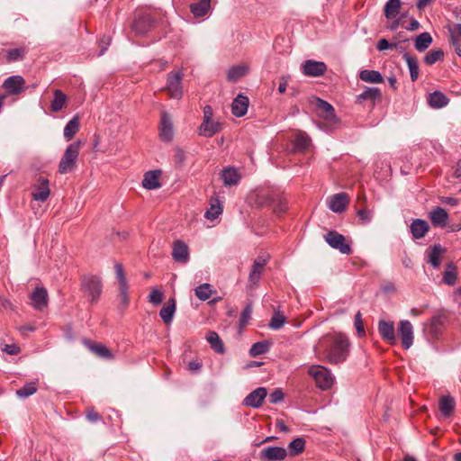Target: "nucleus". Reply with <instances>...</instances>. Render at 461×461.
<instances>
[{"mask_svg": "<svg viewBox=\"0 0 461 461\" xmlns=\"http://www.w3.org/2000/svg\"><path fill=\"white\" fill-rule=\"evenodd\" d=\"M260 456L261 458L268 461H280L286 457L287 452L284 447H268L261 451Z\"/></svg>", "mask_w": 461, "mask_h": 461, "instance_id": "17", "label": "nucleus"}, {"mask_svg": "<svg viewBox=\"0 0 461 461\" xmlns=\"http://www.w3.org/2000/svg\"><path fill=\"white\" fill-rule=\"evenodd\" d=\"M164 294L159 289L153 287L149 294V302L154 305H158L162 303Z\"/></svg>", "mask_w": 461, "mask_h": 461, "instance_id": "53", "label": "nucleus"}, {"mask_svg": "<svg viewBox=\"0 0 461 461\" xmlns=\"http://www.w3.org/2000/svg\"><path fill=\"white\" fill-rule=\"evenodd\" d=\"M348 204V196L345 193H339L328 198V206L334 212H343Z\"/></svg>", "mask_w": 461, "mask_h": 461, "instance_id": "16", "label": "nucleus"}, {"mask_svg": "<svg viewBox=\"0 0 461 461\" xmlns=\"http://www.w3.org/2000/svg\"><path fill=\"white\" fill-rule=\"evenodd\" d=\"M398 333L402 339V345L404 349H409L414 339L413 326L410 321L402 320L398 324Z\"/></svg>", "mask_w": 461, "mask_h": 461, "instance_id": "10", "label": "nucleus"}, {"mask_svg": "<svg viewBox=\"0 0 461 461\" xmlns=\"http://www.w3.org/2000/svg\"><path fill=\"white\" fill-rule=\"evenodd\" d=\"M381 98V91L377 87H366L365 90L356 97V102L359 104L365 102H370L372 104L377 99Z\"/></svg>", "mask_w": 461, "mask_h": 461, "instance_id": "23", "label": "nucleus"}, {"mask_svg": "<svg viewBox=\"0 0 461 461\" xmlns=\"http://www.w3.org/2000/svg\"><path fill=\"white\" fill-rule=\"evenodd\" d=\"M410 230L413 239H421L429 231V224L424 220L415 219L410 225Z\"/></svg>", "mask_w": 461, "mask_h": 461, "instance_id": "28", "label": "nucleus"}, {"mask_svg": "<svg viewBox=\"0 0 461 461\" xmlns=\"http://www.w3.org/2000/svg\"><path fill=\"white\" fill-rule=\"evenodd\" d=\"M403 59H405L409 71L411 79L412 82H415L419 77V65L416 58L411 57L408 53L403 54Z\"/></svg>", "mask_w": 461, "mask_h": 461, "instance_id": "38", "label": "nucleus"}, {"mask_svg": "<svg viewBox=\"0 0 461 461\" xmlns=\"http://www.w3.org/2000/svg\"><path fill=\"white\" fill-rule=\"evenodd\" d=\"M455 404V399L450 395H444L439 399V410L445 418L452 414Z\"/></svg>", "mask_w": 461, "mask_h": 461, "instance_id": "32", "label": "nucleus"}, {"mask_svg": "<svg viewBox=\"0 0 461 461\" xmlns=\"http://www.w3.org/2000/svg\"><path fill=\"white\" fill-rule=\"evenodd\" d=\"M309 375L315 380V383L321 390L330 389L335 381L331 372L323 366H312L309 368Z\"/></svg>", "mask_w": 461, "mask_h": 461, "instance_id": "3", "label": "nucleus"}, {"mask_svg": "<svg viewBox=\"0 0 461 461\" xmlns=\"http://www.w3.org/2000/svg\"><path fill=\"white\" fill-rule=\"evenodd\" d=\"M359 78L364 82L372 84H380L384 81L383 76L376 70H361L359 73Z\"/></svg>", "mask_w": 461, "mask_h": 461, "instance_id": "34", "label": "nucleus"}, {"mask_svg": "<svg viewBox=\"0 0 461 461\" xmlns=\"http://www.w3.org/2000/svg\"><path fill=\"white\" fill-rule=\"evenodd\" d=\"M402 27L405 28L408 31H415L419 29L420 23L416 19L411 18L408 25L402 24Z\"/></svg>", "mask_w": 461, "mask_h": 461, "instance_id": "62", "label": "nucleus"}, {"mask_svg": "<svg viewBox=\"0 0 461 461\" xmlns=\"http://www.w3.org/2000/svg\"><path fill=\"white\" fill-rule=\"evenodd\" d=\"M31 300L32 305L36 310L41 311L47 306L48 303V293L43 287H37L31 294Z\"/></svg>", "mask_w": 461, "mask_h": 461, "instance_id": "20", "label": "nucleus"}, {"mask_svg": "<svg viewBox=\"0 0 461 461\" xmlns=\"http://www.w3.org/2000/svg\"><path fill=\"white\" fill-rule=\"evenodd\" d=\"M207 341L210 343L211 347L217 353H223L224 348L222 342L219 337V335L214 331H210L206 336Z\"/></svg>", "mask_w": 461, "mask_h": 461, "instance_id": "42", "label": "nucleus"}, {"mask_svg": "<svg viewBox=\"0 0 461 461\" xmlns=\"http://www.w3.org/2000/svg\"><path fill=\"white\" fill-rule=\"evenodd\" d=\"M212 120V108L211 105L203 107V121Z\"/></svg>", "mask_w": 461, "mask_h": 461, "instance_id": "63", "label": "nucleus"}, {"mask_svg": "<svg viewBox=\"0 0 461 461\" xmlns=\"http://www.w3.org/2000/svg\"><path fill=\"white\" fill-rule=\"evenodd\" d=\"M81 146L82 142L80 140H77L67 147L59 164V174H68L76 168Z\"/></svg>", "mask_w": 461, "mask_h": 461, "instance_id": "2", "label": "nucleus"}, {"mask_svg": "<svg viewBox=\"0 0 461 461\" xmlns=\"http://www.w3.org/2000/svg\"><path fill=\"white\" fill-rule=\"evenodd\" d=\"M79 130V117L77 114L74 115L71 120L66 124L63 131L64 138L67 141L70 140Z\"/></svg>", "mask_w": 461, "mask_h": 461, "instance_id": "33", "label": "nucleus"}, {"mask_svg": "<svg viewBox=\"0 0 461 461\" xmlns=\"http://www.w3.org/2000/svg\"><path fill=\"white\" fill-rule=\"evenodd\" d=\"M285 322V317L279 312H276L269 322V328L277 330L283 327Z\"/></svg>", "mask_w": 461, "mask_h": 461, "instance_id": "50", "label": "nucleus"}, {"mask_svg": "<svg viewBox=\"0 0 461 461\" xmlns=\"http://www.w3.org/2000/svg\"><path fill=\"white\" fill-rule=\"evenodd\" d=\"M452 41L461 40V23L456 24L453 28L449 29Z\"/></svg>", "mask_w": 461, "mask_h": 461, "instance_id": "59", "label": "nucleus"}, {"mask_svg": "<svg viewBox=\"0 0 461 461\" xmlns=\"http://www.w3.org/2000/svg\"><path fill=\"white\" fill-rule=\"evenodd\" d=\"M25 81L22 76H11L7 77L4 83L3 87L10 95H18L24 88Z\"/></svg>", "mask_w": 461, "mask_h": 461, "instance_id": "14", "label": "nucleus"}, {"mask_svg": "<svg viewBox=\"0 0 461 461\" xmlns=\"http://www.w3.org/2000/svg\"><path fill=\"white\" fill-rule=\"evenodd\" d=\"M448 102L449 99L446 96V95L439 91H435L429 94L428 97V103L429 106L435 109L445 107Z\"/></svg>", "mask_w": 461, "mask_h": 461, "instance_id": "30", "label": "nucleus"}, {"mask_svg": "<svg viewBox=\"0 0 461 461\" xmlns=\"http://www.w3.org/2000/svg\"><path fill=\"white\" fill-rule=\"evenodd\" d=\"M176 305L174 298H169L159 311V316L165 324H170L173 321Z\"/></svg>", "mask_w": 461, "mask_h": 461, "instance_id": "27", "label": "nucleus"}, {"mask_svg": "<svg viewBox=\"0 0 461 461\" xmlns=\"http://www.w3.org/2000/svg\"><path fill=\"white\" fill-rule=\"evenodd\" d=\"M159 139L164 142H170L174 138V126L171 116L162 112L159 123Z\"/></svg>", "mask_w": 461, "mask_h": 461, "instance_id": "9", "label": "nucleus"}, {"mask_svg": "<svg viewBox=\"0 0 461 461\" xmlns=\"http://www.w3.org/2000/svg\"><path fill=\"white\" fill-rule=\"evenodd\" d=\"M267 395V390L265 387H258L249 393L243 400L242 404L252 408H259Z\"/></svg>", "mask_w": 461, "mask_h": 461, "instance_id": "11", "label": "nucleus"}, {"mask_svg": "<svg viewBox=\"0 0 461 461\" xmlns=\"http://www.w3.org/2000/svg\"><path fill=\"white\" fill-rule=\"evenodd\" d=\"M349 341L342 333L322 336L315 345V351L324 355L330 364L344 362L348 355Z\"/></svg>", "mask_w": 461, "mask_h": 461, "instance_id": "1", "label": "nucleus"}, {"mask_svg": "<svg viewBox=\"0 0 461 461\" xmlns=\"http://www.w3.org/2000/svg\"><path fill=\"white\" fill-rule=\"evenodd\" d=\"M172 256L176 262L186 263L189 260L187 245L181 240L176 241L173 246Z\"/></svg>", "mask_w": 461, "mask_h": 461, "instance_id": "22", "label": "nucleus"}, {"mask_svg": "<svg viewBox=\"0 0 461 461\" xmlns=\"http://www.w3.org/2000/svg\"><path fill=\"white\" fill-rule=\"evenodd\" d=\"M432 41V37L429 32H422L416 37L414 44L415 49L418 51L422 52L429 47Z\"/></svg>", "mask_w": 461, "mask_h": 461, "instance_id": "40", "label": "nucleus"}, {"mask_svg": "<svg viewBox=\"0 0 461 461\" xmlns=\"http://www.w3.org/2000/svg\"><path fill=\"white\" fill-rule=\"evenodd\" d=\"M26 54L24 48H15L7 51L6 59L8 62L22 60Z\"/></svg>", "mask_w": 461, "mask_h": 461, "instance_id": "47", "label": "nucleus"}, {"mask_svg": "<svg viewBox=\"0 0 461 461\" xmlns=\"http://www.w3.org/2000/svg\"><path fill=\"white\" fill-rule=\"evenodd\" d=\"M212 290L210 284H203L194 289L196 297L201 301L208 300L212 295Z\"/></svg>", "mask_w": 461, "mask_h": 461, "instance_id": "43", "label": "nucleus"}, {"mask_svg": "<svg viewBox=\"0 0 461 461\" xmlns=\"http://www.w3.org/2000/svg\"><path fill=\"white\" fill-rule=\"evenodd\" d=\"M160 170H150L144 174L142 186L148 190H154L160 187L159 176Z\"/></svg>", "mask_w": 461, "mask_h": 461, "instance_id": "25", "label": "nucleus"}, {"mask_svg": "<svg viewBox=\"0 0 461 461\" xmlns=\"http://www.w3.org/2000/svg\"><path fill=\"white\" fill-rule=\"evenodd\" d=\"M53 95H54L53 100L50 103V109L52 112L57 113V112H59L63 108V106L67 101V96L59 89H56L54 91Z\"/></svg>", "mask_w": 461, "mask_h": 461, "instance_id": "39", "label": "nucleus"}, {"mask_svg": "<svg viewBox=\"0 0 461 461\" xmlns=\"http://www.w3.org/2000/svg\"><path fill=\"white\" fill-rule=\"evenodd\" d=\"M155 19L149 14H139L133 19L131 30L138 36L148 33L155 24Z\"/></svg>", "mask_w": 461, "mask_h": 461, "instance_id": "6", "label": "nucleus"}, {"mask_svg": "<svg viewBox=\"0 0 461 461\" xmlns=\"http://www.w3.org/2000/svg\"><path fill=\"white\" fill-rule=\"evenodd\" d=\"M429 218L434 226L446 227L448 221V214L445 209L437 207L429 213Z\"/></svg>", "mask_w": 461, "mask_h": 461, "instance_id": "29", "label": "nucleus"}, {"mask_svg": "<svg viewBox=\"0 0 461 461\" xmlns=\"http://www.w3.org/2000/svg\"><path fill=\"white\" fill-rule=\"evenodd\" d=\"M378 332L382 339L390 345L396 344L395 329L393 321L381 320L378 321Z\"/></svg>", "mask_w": 461, "mask_h": 461, "instance_id": "13", "label": "nucleus"}, {"mask_svg": "<svg viewBox=\"0 0 461 461\" xmlns=\"http://www.w3.org/2000/svg\"><path fill=\"white\" fill-rule=\"evenodd\" d=\"M2 350L4 352H5L6 354L8 355H11V356H14V355H17L20 353L21 351V348L18 345L16 344H5L3 348H2Z\"/></svg>", "mask_w": 461, "mask_h": 461, "instance_id": "58", "label": "nucleus"}, {"mask_svg": "<svg viewBox=\"0 0 461 461\" xmlns=\"http://www.w3.org/2000/svg\"><path fill=\"white\" fill-rule=\"evenodd\" d=\"M395 44H392L390 43L386 39H381L378 42H377V50L382 51V50H388V49H392L393 47H394Z\"/></svg>", "mask_w": 461, "mask_h": 461, "instance_id": "60", "label": "nucleus"}, {"mask_svg": "<svg viewBox=\"0 0 461 461\" xmlns=\"http://www.w3.org/2000/svg\"><path fill=\"white\" fill-rule=\"evenodd\" d=\"M249 68L246 65L231 67L227 73V79L230 82H236L248 73Z\"/></svg>", "mask_w": 461, "mask_h": 461, "instance_id": "35", "label": "nucleus"}, {"mask_svg": "<svg viewBox=\"0 0 461 461\" xmlns=\"http://www.w3.org/2000/svg\"><path fill=\"white\" fill-rule=\"evenodd\" d=\"M222 212V208L218 200L211 203V207L204 213V217L208 220H214Z\"/></svg>", "mask_w": 461, "mask_h": 461, "instance_id": "48", "label": "nucleus"}, {"mask_svg": "<svg viewBox=\"0 0 461 461\" xmlns=\"http://www.w3.org/2000/svg\"><path fill=\"white\" fill-rule=\"evenodd\" d=\"M312 104H314L317 110V115L320 118L326 121V122L330 126L338 123L339 119L336 116L334 108L330 104L319 97H315L312 101Z\"/></svg>", "mask_w": 461, "mask_h": 461, "instance_id": "5", "label": "nucleus"}, {"mask_svg": "<svg viewBox=\"0 0 461 461\" xmlns=\"http://www.w3.org/2000/svg\"><path fill=\"white\" fill-rule=\"evenodd\" d=\"M114 268H115V273H116V277H117V280L119 283V286L120 285H127L128 283H127V279L124 276L122 266L121 264L117 263V264H115Z\"/></svg>", "mask_w": 461, "mask_h": 461, "instance_id": "55", "label": "nucleus"}, {"mask_svg": "<svg viewBox=\"0 0 461 461\" xmlns=\"http://www.w3.org/2000/svg\"><path fill=\"white\" fill-rule=\"evenodd\" d=\"M303 73L308 77H320L322 76L326 70L327 66L322 61H316L308 59L302 64Z\"/></svg>", "mask_w": 461, "mask_h": 461, "instance_id": "12", "label": "nucleus"}, {"mask_svg": "<svg viewBox=\"0 0 461 461\" xmlns=\"http://www.w3.org/2000/svg\"><path fill=\"white\" fill-rule=\"evenodd\" d=\"M82 290L90 303H96L102 294V282L96 276H86L82 279Z\"/></svg>", "mask_w": 461, "mask_h": 461, "instance_id": "4", "label": "nucleus"}, {"mask_svg": "<svg viewBox=\"0 0 461 461\" xmlns=\"http://www.w3.org/2000/svg\"><path fill=\"white\" fill-rule=\"evenodd\" d=\"M252 314V305L251 303H248L246 307L243 309L240 314L239 327L240 330H242L249 323Z\"/></svg>", "mask_w": 461, "mask_h": 461, "instance_id": "49", "label": "nucleus"}, {"mask_svg": "<svg viewBox=\"0 0 461 461\" xmlns=\"http://www.w3.org/2000/svg\"><path fill=\"white\" fill-rule=\"evenodd\" d=\"M50 194L49 180L45 177H39L38 185H35L34 191L32 195L33 200L39 202H45Z\"/></svg>", "mask_w": 461, "mask_h": 461, "instance_id": "15", "label": "nucleus"}, {"mask_svg": "<svg viewBox=\"0 0 461 461\" xmlns=\"http://www.w3.org/2000/svg\"><path fill=\"white\" fill-rule=\"evenodd\" d=\"M221 130V124L212 120L203 121L198 128V134L202 137L211 138Z\"/></svg>", "mask_w": 461, "mask_h": 461, "instance_id": "19", "label": "nucleus"}, {"mask_svg": "<svg viewBox=\"0 0 461 461\" xmlns=\"http://www.w3.org/2000/svg\"><path fill=\"white\" fill-rule=\"evenodd\" d=\"M37 392V386L34 382L24 384L22 388L16 391V395L20 399H25Z\"/></svg>", "mask_w": 461, "mask_h": 461, "instance_id": "44", "label": "nucleus"}, {"mask_svg": "<svg viewBox=\"0 0 461 461\" xmlns=\"http://www.w3.org/2000/svg\"><path fill=\"white\" fill-rule=\"evenodd\" d=\"M354 325H355V328L357 330V335L359 337H364L365 334H366V331H365V329H364V324H363L362 316H361L360 312H358L355 315Z\"/></svg>", "mask_w": 461, "mask_h": 461, "instance_id": "54", "label": "nucleus"}, {"mask_svg": "<svg viewBox=\"0 0 461 461\" xmlns=\"http://www.w3.org/2000/svg\"><path fill=\"white\" fill-rule=\"evenodd\" d=\"M89 349L97 357L106 359L113 358V355L104 345L100 343H88Z\"/></svg>", "mask_w": 461, "mask_h": 461, "instance_id": "37", "label": "nucleus"}, {"mask_svg": "<svg viewBox=\"0 0 461 461\" xmlns=\"http://www.w3.org/2000/svg\"><path fill=\"white\" fill-rule=\"evenodd\" d=\"M249 98L243 95H238L231 104V113L236 117H242L247 113Z\"/></svg>", "mask_w": 461, "mask_h": 461, "instance_id": "21", "label": "nucleus"}, {"mask_svg": "<svg viewBox=\"0 0 461 461\" xmlns=\"http://www.w3.org/2000/svg\"><path fill=\"white\" fill-rule=\"evenodd\" d=\"M86 418L90 422H96L100 420L99 414L93 410L87 411Z\"/></svg>", "mask_w": 461, "mask_h": 461, "instance_id": "64", "label": "nucleus"}, {"mask_svg": "<svg viewBox=\"0 0 461 461\" xmlns=\"http://www.w3.org/2000/svg\"><path fill=\"white\" fill-rule=\"evenodd\" d=\"M182 77L180 71L168 74L166 88L171 98L180 99L183 96Z\"/></svg>", "mask_w": 461, "mask_h": 461, "instance_id": "8", "label": "nucleus"}, {"mask_svg": "<svg viewBox=\"0 0 461 461\" xmlns=\"http://www.w3.org/2000/svg\"><path fill=\"white\" fill-rule=\"evenodd\" d=\"M446 252L440 244H435L428 249V263L434 268H438L441 264V257Z\"/></svg>", "mask_w": 461, "mask_h": 461, "instance_id": "24", "label": "nucleus"}, {"mask_svg": "<svg viewBox=\"0 0 461 461\" xmlns=\"http://www.w3.org/2000/svg\"><path fill=\"white\" fill-rule=\"evenodd\" d=\"M305 447V440L303 438H297L289 443V448L294 452V455L300 454L303 451Z\"/></svg>", "mask_w": 461, "mask_h": 461, "instance_id": "52", "label": "nucleus"}, {"mask_svg": "<svg viewBox=\"0 0 461 461\" xmlns=\"http://www.w3.org/2000/svg\"><path fill=\"white\" fill-rule=\"evenodd\" d=\"M457 280V269L453 263L447 265L443 273V283L447 285H454Z\"/></svg>", "mask_w": 461, "mask_h": 461, "instance_id": "36", "label": "nucleus"}, {"mask_svg": "<svg viewBox=\"0 0 461 461\" xmlns=\"http://www.w3.org/2000/svg\"><path fill=\"white\" fill-rule=\"evenodd\" d=\"M211 8V0H199L190 5V11L194 17L204 16Z\"/></svg>", "mask_w": 461, "mask_h": 461, "instance_id": "31", "label": "nucleus"}, {"mask_svg": "<svg viewBox=\"0 0 461 461\" xmlns=\"http://www.w3.org/2000/svg\"><path fill=\"white\" fill-rule=\"evenodd\" d=\"M221 178L225 186L237 185L240 180V174L237 168L228 167L221 170Z\"/></svg>", "mask_w": 461, "mask_h": 461, "instance_id": "18", "label": "nucleus"}, {"mask_svg": "<svg viewBox=\"0 0 461 461\" xmlns=\"http://www.w3.org/2000/svg\"><path fill=\"white\" fill-rule=\"evenodd\" d=\"M310 138L304 133H299L294 140V146L299 150L307 149L310 145Z\"/></svg>", "mask_w": 461, "mask_h": 461, "instance_id": "51", "label": "nucleus"}, {"mask_svg": "<svg viewBox=\"0 0 461 461\" xmlns=\"http://www.w3.org/2000/svg\"><path fill=\"white\" fill-rule=\"evenodd\" d=\"M401 7L400 0H388L384 5V15L387 19H394L399 14Z\"/></svg>", "mask_w": 461, "mask_h": 461, "instance_id": "41", "label": "nucleus"}, {"mask_svg": "<svg viewBox=\"0 0 461 461\" xmlns=\"http://www.w3.org/2000/svg\"><path fill=\"white\" fill-rule=\"evenodd\" d=\"M357 216L364 221V222H369L372 219V213L366 210H359L357 212Z\"/></svg>", "mask_w": 461, "mask_h": 461, "instance_id": "61", "label": "nucleus"}, {"mask_svg": "<svg viewBox=\"0 0 461 461\" xmlns=\"http://www.w3.org/2000/svg\"><path fill=\"white\" fill-rule=\"evenodd\" d=\"M119 293L121 297V305L123 309H125L129 304V296H128V285H120Z\"/></svg>", "mask_w": 461, "mask_h": 461, "instance_id": "56", "label": "nucleus"}, {"mask_svg": "<svg viewBox=\"0 0 461 461\" xmlns=\"http://www.w3.org/2000/svg\"><path fill=\"white\" fill-rule=\"evenodd\" d=\"M269 349V343L267 341H259L254 343L250 349L249 354L251 357H258L259 355L265 354Z\"/></svg>", "mask_w": 461, "mask_h": 461, "instance_id": "45", "label": "nucleus"}, {"mask_svg": "<svg viewBox=\"0 0 461 461\" xmlns=\"http://www.w3.org/2000/svg\"><path fill=\"white\" fill-rule=\"evenodd\" d=\"M325 241L334 249L340 253L349 255L352 251L350 244L347 242L346 238L336 230L329 231L324 236Z\"/></svg>", "mask_w": 461, "mask_h": 461, "instance_id": "7", "label": "nucleus"}, {"mask_svg": "<svg viewBox=\"0 0 461 461\" xmlns=\"http://www.w3.org/2000/svg\"><path fill=\"white\" fill-rule=\"evenodd\" d=\"M284 397L285 394L283 391L280 388H276L269 394V402L276 404L281 402L284 400Z\"/></svg>", "mask_w": 461, "mask_h": 461, "instance_id": "57", "label": "nucleus"}, {"mask_svg": "<svg viewBox=\"0 0 461 461\" xmlns=\"http://www.w3.org/2000/svg\"><path fill=\"white\" fill-rule=\"evenodd\" d=\"M444 52L441 50H431L424 57V63L426 65H433L438 60L442 59Z\"/></svg>", "mask_w": 461, "mask_h": 461, "instance_id": "46", "label": "nucleus"}, {"mask_svg": "<svg viewBox=\"0 0 461 461\" xmlns=\"http://www.w3.org/2000/svg\"><path fill=\"white\" fill-rule=\"evenodd\" d=\"M266 264L267 259L262 258H259L254 261L249 276V282L250 285H256L258 283Z\"/></svg>", "mask_w": 461, "mask_h": 461, "instance_id": "26", "label": "nucleus"}]
</instances>
